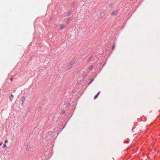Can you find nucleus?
<instances>
[{
  "instance_id": "6",
  "label": "nucleus",
  "mask_w": 160,
  "mask_h": 160,
  "mask_svg": "<svg viewBox=\"0 0 160 160\" xmlns=\"http://www.w3.org/2000/svg\"><path fill=\"white\" fill-rule=\"evenodd\" d=\"M71 19L70 18H69L68 19V20L66 21V24H68L70 21H71Z\"/></svg>"
},
{
  "instance_id": "11",
  "label": "nucleus",
  "mask_w": 160,
  "mask_h": 160,
  "mask_svg": "<svg viewBox=\"0 0 160 160\" xmlns=\"http://www.w3.org/2000/svg\"><path fill=\"white\" fill-rule=\"evenodd\" d=\"M8 142V141L7 140H5V143H7Z\"/></svg>"
},
{
  "instance_id": "1",
  "label": "nucleus",
  "mask_w": 160,
  "mask_h": 160,
  "mask_svg": "<svg viewBox=\"0 0 160 160\" xmlns=\"http://www.w3.org/2000/svg\"><path fill=\"white\" fill-rule=\"evenodd\" d=\"M14 97V95L13 94H12L9 98L10 99L11 102H12L13 101Z\"/></svg>"
},
{
  "instance_id": "13",
  "label": "nucleus",
  "mask_w": 160,
  "mask_h": 160,
  "mask_svg": "<svg viewBox=\"0 0 160 160\" xmlns=\"http://www.w3.org/2000/svg\"><path fill=\"white\" fill-rule=\"evenodd\" d=\"M94 80V79H91V80L90 82H93V81Z\"/></svg>"
},
{
  "instance_id": "4",
  "label": "nucleus",
  "mask_w": 160,
  "mask_h": 160,
  "mask_svg": "<svg viewBox=\"0 0 160 160\" xmlns=\"http://www.w3.org/2000/svg\"><path fill=\"white\" fill-rule=\"evenodd\" d=\"M22 104H23L24 102V101L25 100V97L24 96H23L22 98Z\"/></svg>"
},
{
  "instance_id": "15",
  "label": "nucleus",
  "mask_w": 160,
  "mask_h": 160,
  "mask_svg": "<svg viewBox=\"0 0 160 160\" xmlns=\"http://www.w3.org/2000/svg\"><path fill=\"white\" fill-rule=\"evenodd\" d=\"M92 82H90L89 83V84H91Z\"/></svg>"
},
{
  "instance_id": "3",
  "label": "nucleus",
  "mask_w": 160,
  "mask_h": 160,
  "mask_svg": "<svg viewBox=\"0 0 160 160\" xmlns=\"http://www.w3.org/2000/svg\"><path fill=\"white\" fill-rule=\"evenodd\" d=\"M118 13V11L117 10H115L113 11L112 12V13L113 15H116Z\"/></svg>"
},
{
  "instance_id": "14",
  "label": "nucleus",
  "mask_w": 160,
  "mask_h": 160,
  "mask_svg": "<svg viewBox=\"0 0 160 160\" xmlns=\"http://www.w3.org/2000/svg\"><path fill=\"white\" fill-rule=\"evenodd\" d=\"M3 143V142H1L0 143V146H1Z\"/></svg>"
},
{
  "instance_id": "12",
  "label": "nucleus",
  "mask_w": 160,
  "mask_h": 160,
  "mask_svg": "<svg viewBox=\"0 0 160 160\" xmlns=\"http://www.w3.org/2000/svg\"><path fill=\"white\" fill-rule=\"evenodd\" d=\"M12 80H13V78H12V77L10 79V80L11 81H12Z\"/></svg>"
},
{
  "instance_id": "7",
  "label": "nucleus",
  "mask_w": 160,
  "mask_h": 160,
  "mask_svg": "<svg viewBox=\"0 0 160 160\" xmlns=\"http://www.w3.org/2000/svg\"><path fill=\"white\" fill-rule=\"evenodd\" d=\"M65 27V25H62L60 27V29L62 30L63 28H64Z\"/></svg>"
},
{
  "instance_id": "9",
  "label": "nucleus",
  "mask_w": 160,
  "mask_h": 160,
  "mask_svg": "<svg viewBox=\"0 0 160 160\" xmlns=\"http://www.w3.org/2000/svg\"><path fill=\"white\" fill-rule=\"evenodd\" d=\"M114 48H115V46L114 45H113V46L112 47V49L113 50L114 49Z\"/></svg>"
},
{
  "instance_id": "8",
  "label": "nucleus",
  "mask_w": 160,
  "mask_h": 160,
  "mask_svg": "<svg viewBox=\"0 0 160 160\" xmlns=\"http://www.w3.org/2000/svg\"><path fill=\"white\" fill-rule=\"evenodd\" d=\"M71 14V12H69L67 13V16H69Z\"/></svg>"
},
{
  "instance_id": "5",
  "label": "nucleus",
  "mask_w": 160,
  "mask_h": 160,
  "mask_svg": "<svg viewBox=\"0 0 160 160\" xmlns=\"http://www.w3.org/2000/svg\"><path fill=\"white\" fill-rule=\"evenodd\" d=\"M99 93H100V92H99L95 96V97H94V99H96L97 98V97H98V95H99Z\"/></svg>"
},
{
  "instance_id": "10",
  "label": "nucleus",
  "mask_w": 160,
  "mask_h": 160,
  "mask_svg": "<svg viewBox=\"0 0 160 160\" xmlns=\"http://www.w3.org/2000/svg\"><path fill=\"white\" fill-rule=\"evenodd\" d=\"M6 146H6V144H4L3 145V147H4V148L6 147Z\"/></svg>"
},
{
  "instance_id": "2",
  "label": "nucleus",
  "mask_w": 160,
  "mask_h": 160,
  "mask_svg": "<svg viewBox=\"0 0 160 160\" xmlns=\"http://www.w3.org/2000/svg\"><path fill=\"white\" fill-rule=\"evenodd\" d=\"M105 15V14L104 12H101L99 15V17L100 18H103Z\"/></svg>"
}]
</instances>
